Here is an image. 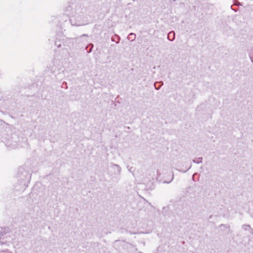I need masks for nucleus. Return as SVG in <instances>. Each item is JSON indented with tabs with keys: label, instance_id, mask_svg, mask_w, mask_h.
<instances>
[{
	"label": "nucleus",
	"instance_id": "f257e3e1",
	"mask_svg": "<svg viewBox=\"0 0 253 253\" xmlns=\"http://www.w3.org/2000/svg\"><path fill=\"white\" fill-rule=\"evenodd\" d=\"M70 11L68 14L76 19L80 20L82 19L85 12V9L79 5H73L70 9H67Z\"/></svg>",
	"mask_w": 253,
	"mask_h": 253
},
{
	"label": "nucleus",
	"instance_id": "f03ea898",
	"mask_svg": "<svg viewBox=\"0 0 253 253\" xmlns=\"http://www.w3.org/2000/svg\"><path fill=\"white\" fill-rule=\"evenodd\" d=\"M175 33L173 31H171L169 33L168 35V39L170 41H172L174 39Z\"/></svg>",
	"mask_w": 253,
	"mask_h": 253
},
{
	"label": "nucleus",
	"instance_id": "7ed1b4c3",
	"mask_svg": "<svg viewBox=\"0 0 253 253\" xmlns=\"http://www.w3.org/2000/svg\"><path fill=\"white\" fill-rule=\"evenodd\" d=\"M136 38V35L133 33H130L128 36V39L131 41H133Z\"/></svg>",
	"mask_w": 253,
	"mask_h": 253
},
{
	"label": "nucleus",
	"instance_id": "20e7f679",
	"mask_svg": "<svg viewBox=\"0 0 253 253\" xmlns=\"http://www.w3.org/2000/svg\"><path fill=\"white\" fill-rule=\"evenodd\" d=\"M202 159H203L202 157H199L198 158H195V159H194L193 160V161L194 163H195L197 164H199V163H201L202 162Z\"/></svg>",
	"mask_w": 253,
	"mask_h": 253
},
{
	"label": "nucleus",
	"instance_id": "39448f33",
	"mask_svg": "<svg viewBox=\"0 0 253 253\" xmlns=\"http://www.w3.org/2000/svg\"><path fill=\"white\" fill-rule=\"evenodd\" d=\"M250 57L252 62L253 63V49L250 52Z\"/></svg>",
	"mask_w": 253,
	"mask_h": 253
},
{
	"label": "nucleus",
	"instance_id": "423d86ee",
	"mask_svg": "<svg viewBox=\"0 0 253 253\" xmlns=\"http://www.w3.org/2000/svg\"><path fill=\"white\" fill-rule=\"evenodd\" d=\"M250 228V226L248 225H244L243 226V228L245 230H248Z\"/></svg>",
	"mask_w": 253,
	"mask_h": 253
},
{
	"label": "nucleus",
	"instance_id": "0eeeda50",
	"mask_svg": "<svg viewBox=\"0 0 253 253\" xmlns=\"http://www.w3.org/2000/svg\"><path fill=\"white\" fill-rule=\"evenodd\" d=\"M235 4L236 5H238V4H240V3L238 2H237V3H235Z\"/></svg>",
	"mask_w": 253,
	"mask_h": 253
},
{
	"label": "nucleus",
	"instance_id": "6e6552de",
	"mask_svg": "<svg viewBox=\"0 0 253 253\" xmlns=\"http://www.w3.org/2000/svg\"><path fill=\"white\" fill-rule=\"evenodd\" d=\"M154 85H155V88H157V87L156 86L155 84Z\"/></svg>",
	"mask_w": 253,
	"mask_h": 253
}]
</instances>
